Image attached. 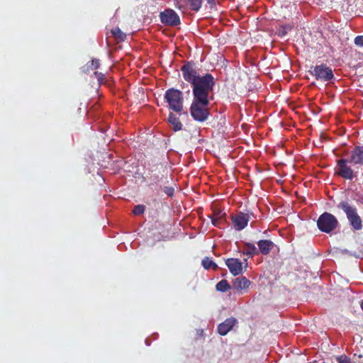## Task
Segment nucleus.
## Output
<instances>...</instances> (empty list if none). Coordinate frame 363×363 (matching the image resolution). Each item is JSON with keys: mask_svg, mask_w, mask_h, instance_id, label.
Returning <instances> with one entry per match:
<instances>
[{"mask_svg": "<svg viewBox=\"0 0 363 363\" xmlns=\"http://www.w3.org/2000/svg\"><path fill=\"white\" fill-rule=\"evenodd\" d=\"M183 78L192 86L193 101L190 106L192 118L199 122L207 120L209 116V94L215 86L214 78L211 74L200 76L196 65L187 62L181 67Z\"/></svg>", "mask_w": 363, "mask_h": 363, "instance_id": "nucleus-1", "label": "nucleus"}, {"mask_svg": "<svg viewBox=\"0 0 363 363\" xmlns=\"http://www.w3.org/2000/svg\"><path fill=\"white\" fill-rule=\"evenodd\" d=\"M349 163L354 166H363V145L355 146L351 151L349 159L342 158L337 161V174L343 179L352 180L355 174Z\"/></svg>", "mask_w": 363, "mask_h": 363, "instance_id": "nucleus-2", "label": "nucleus"}, {"mask_svg": "<svg viewBox=\"0 0 363 363\" xmlns=\"http://www.w3.org/2000/svg\"><path fill=\"white\" fill-rule=\"evenodd\" d=\"M164 99L168 104L169 109L177 113H181L183 110L184 97L183 93L177 89H168L164 94Z\"/></svg>", "mask_w": 363, "mask_h": 363, "instance_id": "nucleus-3", "label": "nucleus"}, {"mask_svg": "<svg viewBox=\"0 0 363 363\" xmlns=\"http://www.w3.org/2000/svg\"><path fill=\"white\" fill-rule=\"evenodd\" d=\"M337 208L345 213L350 224L354 230H359L362 228V220L357 213L356 207L351 206L347 201H342L337 204Z\"/></svg>", "mask_w": 363, "mask_h": 363, "instance_id": "nucleus-4", "label": "nucleus"}, {"mask_svg": "<svg viewBox=\"0 0 363 363\" xmlns=\"http://www.w3.org/2000/svg\"><path fill=\"white\" fill-rule=\"evenodd\" d=\"M317 225L320 231L330 233L337 227L338 220L333 214L325 212L319 216Z\"/></svg>", "mask_w": 363, "mask_h": 363, "instance_id": "nucleus-5", "label": "nucleus"}, {"mask_svg": "<svg viewBox=\"0 0 363 363\" xmlns=\"http://www.w3.org/2000/svg\"><path fill=\"white\" fill-rule=\"evenodd\" d=\"M309 72L318 81L328 82L334 78L332 69L325 64L311 66Z\"/></svg>", "mask_w": 363, "mask_h": 363, "instance_id": "nucleus-6", "label": "nucleus"}, {"mask_svg": "<svg viewBox=\"0 0 363 363\" xmlns=\"http://www.w3.org/2000/svg\"><path fill=\"white\" fill-rule=\"evenodd\" d=\"M160 18L161 23L167 26H177L181 23L178 14L171 9H167L160 12Z\"/></svg>", "mask_w": 363, "mask_h": 363, "instance_id": "nucleus-7", "label": "nucleus"}, {"mask_svg": "<svg viewBox=\"0 0 363 363\" xmlns=\"http://www.w3.org/2000/svg\"><path fill=\"white\" fill-rule=\"evenodd\" d=\"M175 6L183 11L190 9L198 12L202 5L203 0H174Z\"/></svg>", "mask_w": 363, "mask_h": 363, "instance_id": "nucleus-8", "label": "nucleus"}, {"mask_svg": "<svg viewBox=\"0 0 363 363\" xmlns=\"http://www.w3.org/2000/svg\"><path fill=\"white\" fill-rule=\"evenodd\" d=\"M250 220V215L243 212H240L232 217V222L234 228L238 231L243 230L247 225Z\"/></svg>", "mask_w": 363, "mask_h": 363, "instance_id": "nucleus-9", "label": "nucleus"}, {"mask_svg": "<svg viewBox=\"0 0 363 363\" xmlns=\"http://www.w3.org/2000/svg\"><path fill=\"white\" fill-rule=\"evenodd\" d=\"M225 264L233 276H238L243 272L242 262L236 258H228L225 260Z\"/></svg>", "mask_w": 363, "mask_h": 363, "instance_id": "nucleus-10", "label": "nucleus"}, {"mask_svg": "<svg viewBox=\"0 0 363 363\" xmlns=\"http://www.w3.org/2000/svg\"><path fill=\"white\" fill-rule=\"evenodd\" d=\"M237 320L235 318H229L225 319L223 323H220L218 326V333L220 335H225L229 331H230L235 323Z\"/></svg>", "mask_w": 363, "mask_h": 363, "instance_id": "nucleus-11", "label": "nucleus"}, {"mask_svg": "<svg viewBox=\"0 0 363 363\" xmlns=\"http://www.w3.org/2000/svg\"><path fill=\"white\" fill-rule=\"evenodd\" d=\"M258 251L263 255H269L276 245L269 240H260L257 242Z\"/></svg>", "mask_w": 363, "mask_h": 363, "instance_id": "nucleus-12", "label": "nucleus"}, {"mask_svg": "<svg viewBox=\"0 0 363 363\" xmlns=\"http://www.w3.org/2000/svg\"><path fill=\"white\" fill-rule=\"evenodd\" d=\"M250 285V281L245 277H239L233 281V288L238 292L247 289Z\"/></svg>", "mask_w": 363, "mask_h": 363, "instance_id": "nucleus-13", "label": "nucleus"}, {"mask_svg": "<svg viewBox=\"0 0 363 363\" xmlns=\"http://www.w3.org/2000/svg\"><path fill=\"white\" fill-rule=\"evenodd\" d=\"M154 169L149 172L147 178L150 181V186L158 185L162 182V176L160 172H157V166H154Z\"/></svg>", "mask_w": 363, "mask_h": 363, "instance_id": "nucleus-14", "label": "nucleus"}, {"mask_svg": "<svg viewBox=\"0 0 363 363\" xmlns=\"http://www.w3.org/2000/svg\"><path fill=\"white\" fill-rule=\"evenodd\" d=\"M168 121L172 126L174 131H179L182 128V123H181L179 118H177L174 113H170L168 116Z\"/></svg>", "mask_w": 363, "mask_h": 363, "instance_id": "nucleus-15", "label": "nucleus"}, {"mask_svg": "<svg viewBox=\"0 0 363 363\" xmlns=\"http://www.w3.org/2000/svg\"><path fill=\"white\" fill-rule=\"evenodd\" d=\"M243 254L249 257H253L259 254L258 249L255 245L250 242H245L244 244Z\"/></svg>", "mask_w": 363, "mask_h": 363, "instance_id": "nucleus-16", "label": "nucleus"}, {"mask_svg": "<svg viewBox=\"0 0 363 363\" xmlns=\"http://www.w3.org/2000/svg\"><path fill=\"white\" fill-rule=\"evenodd\" d=\"M100 67V61L98 59H93L87 62L83 67V72L88 73L90 71L96 70Z\"/></svg>", "mask_w": 363, "mask_h": 363, "instance_id": "nucleus-17", "label": "nucleus"}, {"mask_svg": "<svg viewBox=\"0 0 363 363\" xmlns=\"http://www.w3.org/2000/svg\"><path fill=\"white\" fill-rule=\"evenodd\" d=\"M111 33L117 42H123L126 39V34L118 27L111 29Z\"/></svg>", "mask_w": 363, "mask_h": 363, "instance_id": "nucleus-18", "label": "nucleus"}, {"mask_svg": "<svg viewBox=\"0 0 363 363\" xmlns=\"http://www.w3.org/2000/svg\"><path fill=\"white\" fill-rule=\"evenodd\" d=\"M201 264L205 269H212L216 271L218 268V265L207 257L203 259Z\"/></svg>", "mask_w": 363, "mask_h": 363, "instance_id": "nucleus-19", "label": "nucleus"}, {"mask_svg": "<svg viewBox=\"0 0 363 363\" xmlns=\"http://www.w3.org/2000/svg\"><path fill=\"white\" fill-rule=\"evenodd\" d=\"M231 288L230 285L225 279H222L219 282L217 283L216 286V289L217 291L220 292H226Z\"/></svg>", "mask_w": 363, "mask_h": 363, "instance_id": "nucleus-20", "label": "nucleus"}, {"mask_svg": "<svg viewBox=\"0 0 363 363\" xmlns=\"http://www.w3.org/2000/svg\"><path fill=\"white\" fill-rule=\"evenodd\" d=\"M145 210V206L144 205L138 204L134 207V208L133 210V213L135 216L142 215L144 213Z\"/></svg>", "mask_w": 363, "mask_h": 363, "instance_id": "nucleus-21", "label": "nucleus"}, {"mask_svg": "<svg viewBox=\"0 0 363 363\" xmlns=\"http://www.w3.org/2000/svg\"><path fill=\"white\" fill-rule=\"evenodd\" d=\"M336 360L338 363H350L351 359L345 354L336 357Z\"/></svg>", "mask_w": 363, "mask_h": 363, "instance_id": "nucleus-22", "label": "nucleus"}, {"mask_svg": "<svg viewBox=\"0 0 363 363\" xmlns=\"http://www.w3.org/2000/svg\"><path fill=\"white\" fill-rule=\"evenodd\" d=\"M94 77L97 79L99 84H102L104 80V74L101 72L95 71L94 72Z\"/></svg>", "mask_w": 363, "mask_h": 363, "instance_id": "nucleus-23", "label": "nucleus"}, {"mask_svg": "<svg viewBox=\"0 0 363 363\" xmlns=\"http://www.w3.org/2000/svg\"><path fill=\"white\" fill-rule=\"evenodd\" d=\"M211 222H212V224L216 226V227H220V225L222 222V219L220 218H216V217H211Z\"/></svg>", "mask_w": 363, "mask_h": 363, "instance_id": "nucleus-24", "label": "nucleus"}, {"mask_svg": "<svg viewBox=\"0 0 363 363\" xmlns=\"http://www.w3.org/2000/svg\"><path fill=\"white\" fill-rule=\"evenodd\" d=\"M354 44L359 47H363V35H358L354 38Z\"/></svg>", "mask_w": 363, "mask_h": 363, "instance_id": "nucleus-25", "label": "nucleus"}, {"mask_svg": "<svg viewBox=\"0 0 363 363\" xmlns=\"http://www.w3.org/2000/svg\"><path fill=\"white\" fill-rule=\"evenodd\" d=\"M164 191L169 196H172L174 193V189L172 187L165 186L164 189Z\"/></svg>", "mask_w": 363, "mask_h": 363, "instance_id": "nucleus-26", "label": "nucleus"}, {"mask_svg": "<svg viewBox=\"0 0 363 363\" xmlns=\"http://www.w3.org/2000/svg\"><path fill=\"white\" fill-rule=\"evenodd\" d=\"M225 216V213H223L220 211H218L214 212L213 215L211 217H216V218H220L221 219L223 217Z\"/></svg>", "mask_w": 363, "mask_h": 363, "instance_id": "nucleus-27", "label": "nucleus"}, {"mask_svg": "<svg viewBox=\"0 0 363 363\" xmlns=\"http://www.w3.org/2000/svg\"><path fill=\"white\" fill-rule=\"evenodd\" d=\"M206 1L210 5L211 8H213L216 5V0H206Z\"/></svg>", "mask_w": 363, "mask_h": 363, "instance_id": "nucleus-28", "label": "nucleus"}, {"mask_svg": "<svg viewBox=\"0 0 363 363\" xmlns=\"http://www.w3.org/2000/svg\"><path fill=\"white\" fill-rule=\"evenodd\" d=\"M361 308H362V311H363V301H362V303H361Z\"/></svg>", "mask_w": 363, "mask_h": 363, "instance_id": "nucleus-29", "label": "nucleus"}, {"mask_svg": "<svg viewBox=\"0 0 363 363\" xmlns=\"http://www.w3.org/2000/svg\"><path fill=\"white\" fill-rule=\"evenodd\" d=\"M286 33L284 31H282V35H285Z\"/></svg>", "mask_w": 363, "mask_h": 363, "instance_id": "nucleus-30", "label": "nucleus"}]
</instances>
